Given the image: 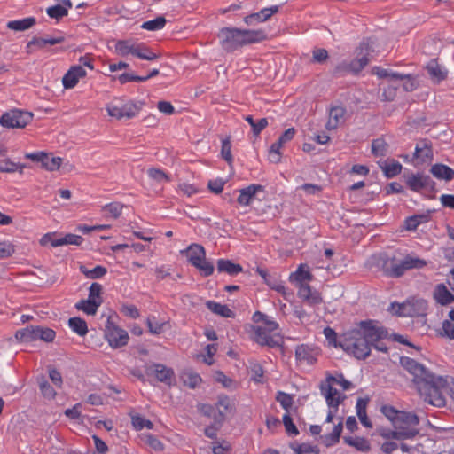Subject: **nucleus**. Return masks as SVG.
<instances>
[{"mask_svg": "<svg viewBox=\"0 0 454 454\" xmlns=\"http://www.w3.org/2000/svg\"><path fill=\"white\" fill-rule=\"evenodd\" d=\"M400 364L412 376V382L425 402L436 407L445 406L443 391L447 389L454 400V380L450 385L447 377L435 375L425 365L408 356H402Z\"/></svg>", "mask_w": 454, "mask_h": 454, "instance_id": "nucleus-1", "label": "nucleus"}, {"mask_svg": "<svg viewBox=\"0 0 454 454\" xmlns=\"http://www.w3.org/2000/svg\"><path fill=\"white\" fill-rule=\"evenodd\" d=\"M387 330L378 321L362 320L340 336V348L359 360L366 359L370 354V343L387 337Z\"/></svg>", "mask_w": 454, "mask_h": 454, "instance_id": "nucleus-2", "label": "nucleus"}, {"mask_svg": "<svg viewBox=\"0 0 454 454\" xmlns=\"http://www.w3.org/2000/svg\"><path fill=\"white\" fill-rule=\"evenodd\" d=\"M222 48L232 52L247 44L256 43L267 39L263 29H240L237 27H223L218 33Z\"/></svg>", "mask_w": 454, "mask_h": 454, "instance_id": "nucleus-3", "label": "nucleus"}, {"mask_svg": "<svg viewBox=\"0 0 454 454\" xmlns=\"http://www.w3.org/2000/svg\"><path fill=\"white\" fill-rule=\"evenodd\" d=\"M378 263H382L381 268L384 274L389 278H400L406 270L412 269H422L427 266V262L411 254H407L399 262H395V258H387L386 255L373 257Z\"/></svg>", "mask_w": 454, "mask_h": 454, "instance_id": "nucleus-4", "label": "nucleus"}, {"mask_svg": "<svg viewBox=\"0 0 454 454\" xmlns=\"http://www.w3.org/2000/svg\"><path fill=\"white\" fill-rule=\"evenodd\" d=\"M143 106L144 102L142 101L115 99L107 105L106 111L111 117L118 120H129L140 112Z\"/></svg>", "mask_w": 454, "mask_h": 454, "instance_id": "nucleus-5", "label": "nucleus"}, {"mask_svg": "<svg viewBox=\"0 0 454 454\" xmlns=\"http://www.w3.org/2000/svg\"><path fill=\"white\" fill-rule=\"evenodd\" d=\"M188 262L198 269L204 277H209L214 272V265L206 259L205 248L199 244L190 245L186 251Z\"/></svg>", "mask_w": 454, "mask_h": 454, "instance_id": "nucleus-6", "label": "nucleus"}, {"mask_svg": "<svg viewBox=\"0 0 454 454\" xmlns=\"http://www.w3.org/2000/svg\"><path fill=\"white\" fill-rule=\"evenodd\" d=\"M55 336L56 333L51 328L35 325H28L15 333V338L20 342H32L37 340L52 342Z\"/></svg>", "mask_w": 454, "mask_h": 454, "instance_id": "nucleus-7", "label": "nucleus"}, {"mask_svg": "<svg viewBox=\"0 0 454 454\" xmlns=\"http://www.w3.org/2000/svg\"><path fill=\"white\" fill-rule=\"evenodd\" d=\"M33 114L21 110H12L4 113L0 118V124L8 129H22L33 119Z\"/></svg>", "mask_w": 454, "mask_h": 454, "instance_id": "nucleus-8", "label": "nucleus"}, {"mask_svg": "<svg viewBox=\"0 0 454 454\" xmlns=\"http://www.w3.org/2000/svg\"><path fill=\"white\" fill-rule=\"evenodd\" d=\"M105 337L109 345L114 348H118L127 345L129 340L128 333L114 325L111 318H107L105 329Z\"/></svg>", "mask_w": 454, "mask_h": 454, "instance_id": "nucleus-9", "label": "nucleus"}, {"mask_svg": "<svg viewBox=\"0 0 454 454\" xmlns=\"http://www.w3.org/2000/svg\"><path fill=\"white\" fill-rule=\"evenodd\" d=\"M321 394L325 396L329 411L325 419L326 423L333 421L334 414L339 409V405L344 399V396H340L338 390L329 385L321 387Z\"/></svg>", "mask_w": 454, "mask_h": 454, "instance_id": "nucleus-10", "label": "nucleus"}, {"mask_svg": "<svg viewBox=\"0 0 454 454\" xmlns=\"http://www.w3.org/2000/svg\"><path fill=\"white\" fill-rule=\"evenodd\" d=\"M407 186L413 192L425 190L428 192H435V182L427 175L417 173L411 174L406 178Z\"/></svg>", "mask_w": 454, "mask_h": 454, "instance_id": "nucleus-11", "label": "nucleus"}, {"mask_svg": "<svg viewBox=\"0 0 454 454\" xmlns=\"http://www.w3.org/2000/svg\"><path fill=\"white\" fill-rule=\"evenodd\" d=\"M145 372L147 376H153L158 381L168 386H170L175 380L174 370L162 364L153 363L152 364H146L145 366Z\"/></svg>", "mask_w": 454, "mask_h": 454, "instance_id": "nucleus-12", "label": "nucleus"}, {"mask_svg": "<svg viewBox=\"0 0 454 454\" xmlns=\"http://www.w3.org/2000/svg\"><path fill=\"white\" fill-rule=\"evenodd\" d=\"M427 301L425 300H416L415 301H407L403 304H397L398 309L395 314L400 317H415L422 315L427 310Z\"/></svg>", "mask_w": 454, "mask_h": 454, "instance_id": "nucleus-13", "label": "nucleus"}, {"mask_svg": "<svg viewBox=\"0 0 454 454\" xmlns=\"http://www.w3.org/2000/svg\"><path fill=\"white\" fill-rule=\"evenodd\" d=\"M278 11L279 5H272L245 16L243 20L248 27H255L260 23L269 20L274 14L278 13Z\"/></svg>", "mask_w": 454, "mask_h": 454, "instance_id": "nucleus-14", "label": "nucleus"}, {"mask_svg": "<svg viewBox=\"0 0 454 454\" xmlns=\"http://www.w3.org/2000/svg\"><path fill=\"white\" fill-rule=\"evenodd\" d=\"M371 49L367 43H362L356 58L348 61L351 74H357L368 64Z\"/></svg>", "mask_w": 454, "mask_h": 454, "instance_id": "nucleus-15", "label": "nucleus"}, {"mask_svg": "<svg viewBox=\"0 0 454 454\" xmlns=\"http://www.w3.org/2000/svg\"><path fill=\"white\" fill-rule=\"evenodd\" d=\"M298 296L309 306L320 304L323 300L317 290H312L306 283L299 284Z\"/></svg>", "mask_w": 454, "mask_h": 454, "instance_id": "nucleus-16", "label": "nucleus"}, {"mask_svg": "<svg viewBox=\"0 0 454 454\" xmlns=\"http://www.w3.org/2000/svg\"><path fill=\"white\" fill-rule=\"evenodd\" d=\"M85 75L86 71L82 66L71 67L62 78L64 88L73 89L78 83L79 79Z\"/></svg>", "mask_w": 454, "mask_h": 454, "instance_id": "nucleus-17", "label": "nucleus"}, {"mask_svg": "<svg viewBox=\"0 0 454 454\" xmlns=\"http://www.w3.org/2000/svg\"><path fill=\"white\" fill-rule=\"evenodd\" d=\"M218 410V413L214 416V420L218 426H222L225 419V413L231 411L233 409V405L229 396L221 395L217 398L215 403Z\"/></svg>", "mask_w": 454, "mask_h": 454, "instance_id": "nucleus-18", "label": "nucleus"}, {"mask_svg": "<svg viewBox=\"0 0 454 454\" xmlns=\"http://www.w3.org/2000/svg\"><path fill=\"white\" fill-rule=\"evenodd\" d=\"M419 424V417L412 412L402 411L395 420L394 427H402L409 430H419L417 428Z\"/></svg>", "mask_w": 454, "mask_h": 454, "instance_id": "nucleus-19", "label": "nucleus"}, {"mask_svg": "<svg viewBox=\"0 0 454 454\" xmlns=\"http://www.w3.org/2000/svg\"><path fill=\"white\" fill-rule=\"evenodd\" d=\"M433 150L431 143L422 139L417 143L414 152V158L419 159L421 162H429L433 160Z\"/></svg>", "mask_w": 454, "mask_h": 454, "instance_id": "nucleus-20", "label": "nucleus"}, {"mask_svg": "<svg viewBox=\"0 0 454 454\" xmlns=\"http://www.w3.org/2000/svg\"><path fill=\"white\" fill-rule=\"evenodd\" d=\"M258 191H263V186L261 184H250L244 189H240L237 199L238 203L241 206L250 205Z\"/></svg>", "mask_w": 454, "mask_h": 454, "instance_id": "nucleus-21", "label": "nucleus"}, {"mask_svg": "<svg viewBox=\"0 0 454 454\" xmlns=\"http://www.w3.org/2000/svg\"><path fill=\"white\" fill-rule=\"evenodd\" d=\"M346 109L342 106H333L329 111L328 121L325 124V128L328 130L335 129L340 124L344 122V115Z\"/></svg>", "mask_w": 454, "mask_h": 454, "instance_id": "nucleus-22", "label": "nucleus"}, {"mask_svg": "<svg viewBox=\"0 0 454 454\" xmlns=\"http://www.w3.org/2000/svg\"><path fill=\"white\" fill-rule=\"evenodd\" d=\"M434 299L437 303L446 306L454 302V295L448 290L447 286L441 283L437 284L433 293Z\"/></svg>", "mask_w": 454, "mask_h": 454, "instance_id": "nucleus-23", "label": "nucleus"}, {"mask_svg": "<svg viewBox=\"0 0 454 454\" xmlns=\"http://www.w3.org/2000/svg\"><path fill=\"white\" fill-rule=\"evenodd\" d=\"M395 430L388 431L381 435L387 439L406 440L413 439L419 434V430H409L402 427H394Z\"/></svg>", "mask_w": 454, "mask_h": 454, "instance_id": "nucleus-24", "label": "nucleus"}, {"mask_svg": "<svg viewBox=\"0 0 454 454\" xmlns=\"http://www.w3.org/2000/svg\"><path fill=\"white\" fill-rule=\"evenodd\" d=\"M342 429L343 419L340 417L339 422L336 425H334L333 431L329 434H325V435L321 436L324 445L326 447H331L338 443L340 442Z\"/></svg>", "mask_w": 454, "mask_h": 454, "instance_id": "nucleus-25", "label": "nucleus"}, {"mask_svg": "<svg viewBox=\"0 0 454 454\" xmlns=\"http://www.w3.org/2000/svg\"><path fill=\"white\" fill-rule=\"evenodd\" d=\"M430 173L436 178L450 182L454 179V169L451 168L437 163L431 167Z\"/></svg>", "mask_w": 454, "mask_h": 454, "instance_id": "nucleus-26", "label": "nucleus"}, {"mask_svg": "<svg viewBox=\"0 0 454 454\" xmlns=\"http://www.w3.org/2000/svg\"><path fill=\"white\" fill-rule=\"evenodd\" d=\"M427 70L431 79L437 83L447 78V69L441 67L436 60H431L427 66Z\"/></svg>", "mask_w": 454, "mask_h": 454, "instance_id": "nucleus-27", "label": "nucleus"}, {"mask_svg": "<svg viewBox=\"0 0 454 454\" xmlns=\"http://www.w3.org/2000/svg\"><path fill=\"white\" fill-rule=\"evenodd\" d=\"M295 357L300 362L313 364L316 362L315 352L308 345H299L295 349Z\"/></svg>", "mask_w": 454, "mask_h": 454, "instance_id": "nucleus-28", "label": "nucleus"}, {"mask_svg": "<svg viewBox=\"0 0 454 454\" xmlns=\"http://www.w3.org/2000/svg\"><path fill=\"white\" fill-rule=\"evenodd\" d=\"M369 403V398H358L356 401V415L365 427L372 428V424L366 414V408Z\"/></svg>", "mask_w": 454, "mask_h": 454, "instance_id": "nucleus-29", "label": "nucleus"}, {"mask_svg": "<svg viewBox=\"0 0 454 454\" xmlns=\"http://www.w3.org/2000/svg\"><path fill=\"white\" fill-rule=\"evenodd\" d=\"M217 270L220 273L223 272L231 276H236L242 272L243 269L239 263H234L227 259H219L217 261Z\"/></svg>", "mask_w": 454, "mask_h": 454, "instance_id": "nucleus-30", "label": "nucleus"}, {"mask_svg": "<svg viewBox=\"0 0 454 454\" xmlns=\"http://www.w3.org/2000/svg\"><path fill=\"white\" fill-rule=\"evenodd\" d=\"M206 306L210 311H212L215 315L226 318L234 317V312L227 305L221 304L214 301H207L206 302Z\"/></svg>", "mask_w": 454, "mask_h": 454, "instance_id": "nucleus-31", "label": "nucleus"}, {"mask_svg": "<svg viewBox=\"0 0 454 454\" xmlns=\"http://www.w3.org/2000/svg\"><path fill=\"white\" fill-rule=\"evenodd\" d=\"M101 303L102 300H81L75 304V309L88 315H95Z\"/></svg>", "mask_w": 454, "mask_h": 454, "instance_id": "nucleus-32", "label": "nucleus"}, {"mask_svg": "<svg viewBox=\"0 0 454 454\" xmlns=\"http://www.w3.org/2000/svg\"><path fill=\"white\" fill-rule=\"evenodd\" d=\"M343 441L346 444L356 448L357 450L368 452L371 450L369 441L364 437L345 436Z\"/></svg>", "mask_w": 454, "mask_h": 454, "instance_id": "nucleus-33", "label": "nucleus"}, {"mask_svg": "<svg viewBox=\"0 0 454 454\" xmlns=\"http://www.w3.org/2000/svg\"><path fill=\"white\" fill-rule=\"evenodd\" d=\"M36 23L34 17H27L22 20H11L7 23V27L14 31H25L32 27Z\"/></svg>", "mask_w": 454, "mask_h": 454, "instance_id": "nucleus-34", "label": "nucleus"}, {"mask_svg": "<svg viewBox=\"0 0 454 454\" xmlns=\"http://www.w3.org/2000/svg\"><path fill=\"white\" fill-rule=\"evenodd\" d=\"M402 164L395 160L385 161L381 168L387 178H393L402 171Z\"/></svg>", "mask_w": 454, "mask_h": 454, "instance_id": "nucleus-35", "label": "nucleus"}, {"mask_svg": "<svg viewBox=\"0 0 454 454\" xmlns=\"http://www.w3.org/2000/svg\"><path fill=\"white\" fill-rule=\"evenodd\" d=\"M182 380L184 384L192 389L197 387L202 381L201 377L192 370H185L182 374Z\"/></svg>", "mask_w": 454, "mask_h": 454, "instance_id": "nucleus-36", "label": "nucleus"}, {"mask_svg": "<svg viewBox=\"0 0 454 454\" xmlns=\"http://www.w3.org/2000/svg\"><path fill=\"white\" fill-rule=\"evenodd\" d=\"M332 384L340 385L343 388V390H349L353 387V384L348 380H346L342 374H340L339 375L338 378L333 375H329L326 378L325 381L320 384V388L326 385L333 387Z\"/></svg>", "mask_w": 454, "mask_h": 454, "instance_id": "nucleus-37", "label": "nucleus"}, {"mask_svg": "<svg viewBox=\"0 0 454 454\" xmlns=\"http://www.w3.org/2000/svg\"><path fill=\"white\" fill-rule=\"evenodd\" d=\"M375 74L380 78H387L389 80H411V74H403L392 70L384 69L381 67H375Z\"/></svg>", "mask_w": 454, "mask_h": 454, "instance_id": "nucleus-38", "label": "nucleus"}, {"mask_svg": "<svg viewBox=\"0 0 454 454\" xmlns=\"http://www.w3.org/2000/svg\"><path fill=\"white\" fill-rule=\"evenodd\" d=\"M68 325L73 332L80 336H84L88 333L87 323L81 317H71L68 320Z\"/></svg>", "mask_w": 454, "mask_h": 454, "instance_id": "nucleus-39", "label": "nucleus"}, {"mask_svg": "<svg viewBox=\"0 0 454 454\" xmlns=\"http://www.w3.org/2000/svg\"><path fill=\"white\" fill-rule=\"evenodd\" d=\"M62 158L55 157L51 153L48 154L44 153L42 167L49 171L58 170L62 163Z\"/></svg>", "mask_w": 454, "mask_h": 454, "instance_id": "nucleus-40", "label": "nucleus"}, {"mask_svg": "<svg viewBox=\"0 0 454 454\" xmlns=\"http://www.w3.org/2000/svg\"><path fill=\"white\" fill-rule=\"evenodd\" d=\"M137 45L130 41L120 40L115 44V51L121 56L134 55Z\"/></svg>", "mask_w": 454, "mask_h": 454, "instance_id": "nucleus-41", "label": "nucleus"}, {"mask_svg": "<svg viewBox=\"0 0 454 454\" xmlns=\"http://www.w3.org/2000/svg\"><path fill=\"white\" fill-rule=\"evenodd\" d=\"M388 151V144L384 140V138L380 137L373 139L372 142V153L376 157H382L387 155Z\"/></svg>", "mask_w": 454, "mask_h": 454, "instance_id": "nucleus-42", "label": "nucleus"}, {"mask_svg": "<svg viewBox=\"0 0 454 454\" xmlns=\"http://www.w3.org/2000/svg\"><path fill=\"white\" fill-rule=\"evenodd\" d=\"M83 241V238L80 235L68 233L62 238H59L53 244V247L64 246V245H81Z\"/></svg>", "mask_w": 454, "mask_h": 454, "instance_id": "nucleus-43", "label": "nucleus"}, {"mask_svg": "<svg viewBox=\"0 0 454 454\" xmlns=\"http://www.w3.org/2000/svg\"><path fill=\"white\" fill-rule=\"evenodd\" d=\"M80 271L82 274H84L86 276V278H91V279L100 278L104 277L107 272L106 269L100 265L96 266L92 270H88L86 266L81 265Z\"/></svg>", "mask_w": 454, "mask_h": 454, "instance_id": "nucleus-44", "label": "nucleus"}, {"mask_svg": "<svg viewBox=\"0 0 454 454\" xmlns=\"http://www.w3.org/2000/svg\"><path fill=\"white\" fill-rule=\"evenodd\" d=\"M166 25V19L163 16H159L154 20L144 22L141 27L149 31H157L164 27Z\"/></svg>", "mask_w": 454, "mask_h": 454, "instance_id": "nucleus-45", "label": "nucleus"}, {"mask_svg": "<svg viewBox=\"0 0 454 454\" xmlns=\"http://www.w3.org/2000/svg\"><path fill=\"white\" fill-rule=\"evenodd\" d=\"M134 56L146 60H154L158 58L157 54L150 51V49L145 47L143 43L137 45Z\"/></svg>", "mask_w": 454, "mask_h": 454, "instance_id": "nucleus-46", "label": "nucleus"}, {"mask_svg": "<svg viewBox=\"0 0 454 454\" xmlns=\"http://www.w3.org/2000/svg\"><path fill=\"white\" fill-rule=\"evenodd\" d=\"M46 13L49 17L56 20H59L68 14V11L67 7H64L61 4H56L53 6H50L46 9Z\"/></svg>", "mask_w": 454, "mask_h": 454, "instance_id": "nucleus-47", "label": "nucleus"}, {"mask_svg": "<svg viewBox=\"0 0 454 454\" xmlns=\"http://www.w3.org/2000/svg\"><path fill=\"white\" fill-rule=\"evenodd\" d=\"M39 388L43 395L49 399H53L56 395V392L53 387L50 385L47 380L42 376L38 379Z\"/></svg>", "mask_w": 454, "mask_h": 454, "instance_id": "nucleus-48", "label": "nucleus"}, {"mask_svg": "<svg viewBox=\"0 0 454 454\" xmlns=\"http://www.w3.org/2000/svg\"><path fill=\"white\" fill-rule=\"evenodd\" d=\"M324 335L328 342L329 346L338 348L340 347V336L338 338L337 333L335 331L331 328L330 326H327L324 329Z\"/></svg>", "mask_w": 454, "mask_h": 454, "instance_id": "nucleus-49", "label": "nucleus"}, {"mask_svg": "<svg viewBox=\"0 0 454 454\" xmlns=\"http://www.w3.org/2000/svg\"><path fill=\"white\" fill-rule=\"evenodd\" d=\"M329 59L328 51L323 48H314L311 63L324 64Z\"/></svg>", "mask_w": 454, "mask_h": 454, "instance_id": "nucleus-50", "label": "nucleus"}, {"mask_svg": "<svg viewBox=\"0 0 454 454\" xmlns=\"http://www.w3.org/2000/svg\"><path fill=\"white\" fill-rule=\"evenodd\" d=\"M276 400L280 403L283 409L286 410V413H289V409L293 405L292 395L285 392L278 391L276 395Z\"/></svg>", "mask_w": 454, "mask_h": 454, "instance_id": "nucleus-51", "label": "nucleus"}, {"mask_svg": "<svg viewBox=\"0 0 454 454\" xmlns=\"http://www.w3.org/2000/svg\"><path fill=\"white\" fill-rule=\"evenodd\" d=\"M123 205L120 202H113L106 204L103 207V211H106L109 215L114 219L118 218L121 215Z\"/></svg>", "mask_w": 454, "mask_h": 454, "instance_id": "nucleus-52", "label": "nucleus"}, {"mask_svg": "<svg viewBox=\"0 0 454 454\" xmlns=\"http://www.w3.org/2000/svg\"><path fill=\"white\" fill-rule=\"evenodd\" d=\"M380 411L393 423V426L395 424L397 417H399L400 413H402L401 411H398L395 407L387 404L382 405Z\"/></svg>", "mask_w": 454, "mask_h": 454, "instance_id": "nucleus-53", "label": "nucleus"}, {"mask_svg": "<svg viewBox=\"0 0 454 454\" xmlns=\"http://www.w3.org/2000/svg\"><path fill=\"white\" fill-rule=\"evenodd\" d=\"M147 326L149 332L153 334H160L163 332V328L166 323H160L156 320L154 316H151L147 318Z\"/></svg>", "mask_w": 454, "mask_h": 454, "instance_id": "nucleus-54", "label": "nucleus"}, {"mask_svg": "<svg viewBox=\"0 0 454 454\" xmlns=\"http://www.w3.org/2000/svg\"><path fill=\"white\" fill-rule=\"evenodd\" d=\"M221 154L228 163L232 161L233 157L231 154V143L230 137H225L222 140Z\"/></svg>", "mask_w": 454, "mask_h": 454, "instance_id": "nucleus-55", "label": "nucleus"}, {"mask_svg": "<svg viewBox=\"0 0 454 454\" xmlns=\"http://www.w3.org/2000/svg\"><path fill=\"white\" fill-rule=\"evenodd\" d=\"M283 424L285 426L286 432L288 435H297L299 434V430L296 426L294 424L292 418L289 413H285L283 416Z\"/></svg>", "mask_w": 454, "mask_h": 454, "instance_id": "nucleus-56", "label": "nucleus"}, {"mask_svg": "<svg viewBox=\"0 0 454 454\" xmlns=\"http://www.w3.org/2000/svg\"><path fill=\"white\" fill-rule=\"evenodd\" d=\"M148 176L157 183L168 182L169 179L168 176L160 169L151 168L147 171Z\"/></svg>", "mask_w": 454, "mask_h": 454, "instance_id": "nucleus-57", "label": "nucleus"}, {"mask_svg": "<svg viewBox=\"0 0 454 454\" xmlns=\"http://www.w3.org/2000/svg\"><path fill=\"white\" fill-rule=\"evenodd\" d=\"M14 246L11 242H0V259L11 257L14 254Z\"/></svg>", "mask_w": 454, "mask_h": 454, "instance_id": "nucleus-58", "label": "nucleus"}, {"mask_svg": "<svg viewBox=\"0 0 454 454\" xmlns=\"http://www.w3.org/2000/svg\"><path fill=\"white\" fill-rule=\"evenodd\" d=\"M46 46L45 38L41 37H33L27 43V52L32 53L34 51V48L43 49Z\"/></svg>", "mask_w": 454, "mask_h": 454, "instance_id": "nucleus-59", "label": "nucleus"}, {"mask_svg": "<svg viewBox=\"0 0 454 454\" xmlns=\"http://www.w3.org/2000/svg\"><path fill=\"white\" fill-rule=\"evenodd\" d=\"M282 145L277 141L273 143L269 150L270 160L274 163H278L280 161L281 154L280 148Z\"/></svg>", "mask_w": 454, "mask_h": 454, "instance_id": "nucleus-60", "label": "nucleus"}, {"mask_svg": "<svg viewBox=\"0 0 454 454\" xmlns=\"http://www.w3.org/2000/svg\"><path fill=\"white\" fill-rule=\"evenodd\" d=\"M347 74H351L348 61H342L338 64L333 72L334 77H341Z\"/></svg>", "mask_w": 454, "mask_h": 454, "instance_id": "nucleus-61", "label": "nucleus"}, {"mask_svg": "<svg viewBox=\"0 0 454 454\" xmlns=\"http://www.w3.org/2000/svg\"><path fill=\"white\" fill-rule=\"evenodd\" d=\"M225 181L222 178L209 180L207 187L215 194H219L223 192Z\"/></svg>", "mask_w": 454, "mask_h": 454, "instance_id": "nucleus-62", "label": "nucleus"}, {"mask_svg": "<svg viewBox=\"0 0 454 454\" xmlns=\"http://www.w3.org/2000/svg\"><path fill=\"white\" fill-rule=\"evenodd\" d=\"M269 333L265 328L262 326H256L254 329V340L260 345L263 346L266 342V339L269 336Z\"/></svg>", "mask_w": 454, "mask_h": 454, "instance_id": "nucleus-63", "label": "nucleus"}, {"mask_svg": "<svg viewBox=\"0 0 454 454\" xmlns=\"http://www.w3.org/2000/svg\"><path fill=\"white\" fill-rule=\"evenodd\" d=\"M442 336H445L450 340L454 339V323L450 320H444L442 322V331L441 332Z\"/></svg>", "mask_w": 454, "mask_h": 454, "instance_id": "nucleus-64", "label": "nucleus"}]
</instances>
